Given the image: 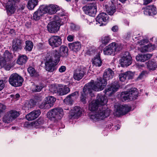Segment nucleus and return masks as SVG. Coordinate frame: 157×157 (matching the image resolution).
I'll return each instance as SVG.
<instances>
[{"label":"nucleus","mask_w":157,"mask_h":157,"mask_svg":"<svg viewBox=\"0 0 157 157\" xmlns=\"http://www.w3.org/2000/svg\"><path fill=\"white\" fill-rule=\"evenodd\" d=\"M120 128V126L119 125L118 126H115V129L116 130H118Z\"/></svg>","instance_id":"nucleus-60"},{"label":"nucleus","mask_w":157,"mask_h":157,"mask_svg":"<svg viewBox=\"0 0 157 157\" xmlns=\"http://www.w3.org/2000/svg\"><path fill=\"white\" fill-rule=\"evenodd\" d=\"M45 61V68L46 70L49 72H53L56 70L55 66L58 63H56L53 60L51 54H47L44 59Z\"/></svg>","instance_id":"nucleus-6"},{"label":"nucleus","mask_w":157,"mask_h":157,"mask_svg":"<svg viewBox=\"0 0 157 157\" xmlns=\"http://www.w3.org/2000/svg\"><path fill=\"white\" fill-rule=\"evenodd\" d=\"M43 8H44V11L45 13H48L52 14L55 13L59 9V7L57 5L51 4L49 5H42Z\"/></svg>","instance_id":"nucleus-15"},{"label":"nucleus","mask_w":157,"mask_h":157,"mask_svg":"<svg viewBox=\"0 0 157 157\" xmlns=\"http://www.w3.org/2000/svg\"><path fill=\"white\" fill-rule=\"evenodd\" d=\"M3 58V60L6 62H10L13 58L12 53H10L8 51H6L4 52L3 56H2Z\"/></svg>","instance_id":"nucleus-32"},{"label":"nucleus","mask_w":157,"mask_h":157,"mask_svg":"<svg viewBox=\"0 0 157 157\" xmlns=\"http://www.w3.org/2000/svg\"><path fill=\"white\" fill-rule=\"evenodd\" d=\"M51 107L48 103L47 102V101H46L45 99L44 101H43L40 105V108L41 109H49Z\"/></svg>","instance_id":"nucleus-41"},{"label":"nucleus","mask_w":157,"mask_h":157,"mask_svg":"<svg viewBox=\"0 0 157 157\" xmlns=\"http://www.w3.org/2000/svg\"><path fill=\"white\" fill-rule=\"evenodd\" d=\"M92 64L96 67H100L101 66L102 61L100 58L99 54H98L94 57L92 60Z\"/></svg>","instance_id":"nucleus-31"},{"label":"nucleus","mask_w":157,"mask_h":157,"mask_svg":"<svg viewBox=\"0 0 157 157\" xmlns=\"http://www.w3.org/2000/svg\"><path fill=\"white\" fill-rule=\"evenodd\" d=\"M45 99L51 107L53 106V103L56 100V98L52 96L47 97Z\"/></svg>","instance_id":"nucleus-40"},{"label":"nucleus","mask_w":157,"mask_h":157,"mask_svg":"<svg viewBox=\"0 0 157 157\" xmlns=\"http://www.w3.org/2000/svg\"><path fill=\"white\" fill-rule=\"evenodd\" d=\"M70 28L71 30L73 31H77L80 29V27L79 25H76L73 23L71 24Z\"/></svg>","instance_id":"nucleus-42"},{"label":"nucleus","mask_w":157,"mask_h":157,"mask_svg":"<svg viewBox=\"0 0 157 157\" xmlns=\"http://www.w3.org/2000/svg\"><path fill=\"white\" fill-rule=\"evenodd\" d=\"M138 92L136 88H131L128 92H123L121 97L124 101H132L136 99L138 97Z\"/></svg>","instance_id":"nucleus-5"},{"label":"nucleus","mask_w":157,"mask_h":157,"mask_svg":"<svg viewBox=\"0 0 157 157\" xmlns=\"http://www.w3.org/2000/svg\"><path fill=\"white\" fill-rule=\"evenodd\" d=\"M85 1L87 2H93V1H96V0H85Z\"/></svg>","instance_id":"nucleus-63"},{"label":"nucleus","mask_w":157,"mask_h":157,"mask_svg":"<svg viewBox=\"0 0 157 157\" xmlns=\"http://www.w3.org/2000/svg\"><path fill=\"white\" fill-rule=\"evenodd\" d=\"M18 2L13 0H9L6 6L7 12L11 14L13 13L16 10V3Z\"/></svg>","instance_id":"nucleus-20"},{"label":"nucleus","mask_w":157,"mask_h":157,"mask_svg":"<svg viewBox=\"0 0 157 157\" xmlns=\"http://www.w3.org/2000/svg\"><path fill=\"white\" fill-rule=\"evenodd\" d=\"M78 94V92L76 91L69 94L65 99L64 100V102L68 104H72L73 101V99L76 98V96Z\"/></svg>","instance_id":"nucleus-29"},{"label":"nucleus","mask_w":157,"mask_h":157,"mask_svg":"<svg viewBox=\"0 0 157 157\" xmlns=\"http://www.w3.org/2000/svg\"><path fill=\"white\" fill-rule=\"evenodd\" d=\"M66 70V67L65 66H61L59 69V71L60 73H62L65 71Z\"/></svg>","instance_id":"nucleus-53"},{"label":"nucleus","mask_w":157,"mask_h":157,"mask_svg":"<svg viewBox=\"0 0 157 157\" xmlns=\"http://www.w3.org/2000/svg\"><path fill=\"white\" fill-rule=\"evenodd\" d=\"M148 42V40L147 39H144L138 42V44L140 45L145 44Z\"/></svg>","instance_id":"nucleus-46"},{"label":"nucleus","mask_w":157,"mask_h":157,"mask_svg":"<svg viewBox=\"0 0 157 157\" xmlns=\"http://www.w3.org/2000/svg\"><path fill=\"white\" fill-rule=\"evenodd\" d=\"M44 8L41 6L39 8L34 12L33 16V18L35 21L39 20L44 14H45L44 11Z\"/></svg>","instance_id":"nucleus-24"},{"label":"nucleus","mask_w":157,"mask_h":157,"mask_svg":"<svg viewBox=\"0 0 157 157\" xmlns=\"http://www.w3.org/2000/svg\"><path fill=\"white\" fill-rule=\"evenodd\" d=\"M108 15L105 13H102L98 14L96 18V24L99 26L105 25V22H106L108 20Z\"/></svg>","instance_id":"nucleus-16"},{"label":"nucleus","mask_w":157,"mask_h":157,"mask_svg":"<svg viewBox=\"0 0 157 157\" xmlns=\"http://www.w3.org/2000/svg\"><path fill=\"white\" fill-rule=\"evenodd\" d=\"M38 2V0H29L27 5L28 9L30 10L34 9L37 5Z\"/></svg>","instance_id":"nucleus-34"},{"label":"nucleus","mask_w":157,"mask_h":157,"mask_svg":"<svg viewBox=\"0 0 157 157\" xmlns=\"http://www.w3.org/2000/svg\"><path fill=\"white\" fill-rule=\"evenodd\" d=\"M25 7V6L24 5H22V6L21 7V9L22 10H23Z\"/></svg>","instance_id":"nucleus-64"},{"label":"nucleus","mask_w":157,"mask_h":157,"mask_svg":"<svg viewBox=\"0 0 157 157\" xmlns=\"http://www.w3.org/2000/svg\"><path fill=\"white\" fill-rule=\"evenodd\" d=\"M132 58L128 52H125L120 60V63L122 67H127L132 63Z\"/></svg>","instance_id":"nucleus-14"},{"label":"nucleus","mask_w":157,"mask_h":157,"mask_svg":"<svg viewBox=\"0 0 157 157\" xmlns=\"http://www.w3.org/2000/svg\"><path fill=\"white\" fill-rule=\"evenodd\" d=\"M82 113L81 109L80 107L75 106L71 110L70 115L71 118L77 119L80 117Z\"/></svg>","instance_id":"nucleus-21"},{"label":"nucleus","mask_w":157,"mask_h":157,"mask_svg":"<svg viewBox=\"0 0 157 157\" xmlns=\"http://www.w3.org/2000/svg\"><path fill=\"white\" fill-rule=\"evenodd\" d=\"M146 73V71H143L138 77L137 79L138 80L142 79Z\"/></svg>","instance_id":"nucleus-52"},{"label":"nucleus","mask_w":157,"mask_h":157,"mask_svg":"<svg viewBox=\"0 0 157 157\" xmlns=\"http://www.w3.org/2000/svg\"><path fill=\"white\" fill-rule=\"evenodd\" d=\"M49 45L53 48L58 47L62 44V40L59 36H52L48 40Z\"/></svg>","instance_id":"nucleus-13"},{"label":"nucleus","mask_w":157,"mask_h":157,"mask_svg":"<svg viewBox=\"0 0 157 157\" xmlns=\"http://www.w3.org/2000/svg\"><path fill=\"white\" fill-rule=\"evenodd\" d=\"M148 51V52H151L154 50L155 48V46L154 45H152L151 44H147Z\"/></svg>","instance_id":"nucleus-45"},{"label":"nucleus","mask_w":157,"mask_h":157,"mask_svg":"<svg viewBox=\"0 0 157 157\" xmlns=\"http://www.w3.org/2000/svg\"><path fill=\"white\" fill-rule=\"evenodd\" d=\"M68 48L66 46L62 45L59 48V52L56 50H53L51 54L53 61L56 63H59L61 56L66 57L68 55Z\"/></svg>","instance_id":"nucleus-3"},{"label":"nucleus","mask_w":157,"mask_h":157,"mask_svg":"<svg viewBox=\"0 0 157 157\" xmlns=\"http://www.w3.org/2000/svg\"><path fill=\"white\" fill-rule=\"evenodd\" d=\"M61 25L62 23L59 20L52 21L48 24L47 28L50 33H55L59 30Z\"/></svg>","instance_id":"nucleus-12"},{"label":"nucleus","mask_w":157,"mask_h":157,"mask_svg":"<svg viewBox=\"0 0 157 157\" xmlns=\"http://www.w3.org/2000/svg\"><path fill=\"white\" fill-rule=\"evenodd\" d=\"M134 74L131 71H128L124 73H121L119 75V77L120 81L125 82L128 79L133 78Z\"/></svg>","instance_id":"nucleus-22"},{"label":"nucleus","mask_w":157,"mask_h":157,"mask_svg":"<svg viewBox=\"0 0 157 157\" xmlns=\"http://www.w3.org/2000/svg\"><path fill=\"white\" fill-rule=\"evenodd\" d=\"M140 51L142 52H144L148 51V46L147 45H145L143 47L139 48Z\"/></svg>","instance_id":"nucleus-47"},{"label":"nucleus","mask_w":157,"mask_h":157,"mask_svg":"<svg viewBox=\"0 0 157 157\" xmlns=\"http://www.w3.org/2000/svg\"><path fill=\"white\" fill-rule=\"evenodd\" d=\"M131 33H130L128 32L127 33V36L126 37L127 38H129L130 37Z\"/></svg>","instance_id":"nucleus-59"},{"label":"nucleus","mask_w":157,"mask_h":157,"mask_svg":"<svg viewBox=\"0 0 157 157\" xmlns=\"http://www.w3.org/2000/svg\"><path fill=\"white\" fill-rule=\"evenodd\" d=\"M106 10L110 15H112L116 11V8L114 4H112L111 5H105Z\"/></svg>","instance_id":"nucleus-33"},{"label":"nucleus","mask_w":157,"mask_h":157,"mask_svg":"<svg viewBox=\"0 0 157 157\" xmlns=\"http://www.w3.org/2000/svg\"><path fill=\"white\" fill-rule=\"evenodd\" d=\"M68 47L74 52L78 51L81 47V44L79 42H75L68 44Z\"/></svg>","instance_id":"nucleus-27"},{"label":"nucleus","mask_w":157,"mask_h":157,"mask_svg":"<svg viewBox=\"0 0 157 157\" xmlns=\"http://www.w3.org/2000/svg\"><path fill=\"white\" fill-rule=\"evenodd\" d=\"M131 108L128 105H115L114 114L117 117H119L121 115L126 114L130 111Z\"/></svg>","instance_id":"nucleus-8"},{"label":"nucleus","mask_w":157,"mask_h":157,"mask_svg":"<svg viewBox=\"0 0 157 157\" xmlns=\"http://www.w3.org/2000/svg\"><path fill=\"white\" fill-rule=\"evenodd\" d=\"M5 86V84L3 80H0V91L2 90Z\"/></svg>","instance_id":"nucleus-54"},{"label":"nucleus","mask_w":157,"mask_h":157,"mask_svg":"<svg viewBox=\"0 0 157 157\" xmlns=\"http://www.w3.org/2000/svg\"><path fill=\"white\" fill-rule=\"evenodd\" d=\"M82 9L86 14L91 16H94L97 12L96 4L91 3L83 7Z\"/></svg>","instance_id":"nucleus-11"},{"label":"nucleus","mask_w":157,"mask_h":157,"mask_svg":"<svg viewBox=\"0 0 157 157\" xmlns=\"http://www.w3.org/2000/svg\"><path fill=\"white\" fill-rule=\"evenodd\" d=\"M15 96L16 98H18L20 97L19 94H16Z\"/></svg>","instance_id":"nucleus-62"},{"label":"nucleus","mask_w":157,"mask_h":157,"mask_svg":"<svg viewBox=\"0 0 157 157\" xmlns=\"http://www.w3.org/2000/svg\"><path fill=\"white\" fill-rule=\"evenodd\" d=\"M114 75V72L111 69L109 68L106 69L103 75L104 78L106 79L99 77L95 83L93 80H91L90 82L86 84L83 88V91L81 92L80 97L81 101L84 104H85L86 102L87 95L92 93L93 90L98 91L103 90L107 84L106 80L113 78Z\"/></svg>","instance_id":"nucleus-1"},{"label":"nucleus","mask_w":157,"mask_h":157,"mask_svg":"<svg viewBox=\"0 0 157 157\" xmlns=\"http://www.w3.org/2000/svg\"><path fill=\"white\" fill-rule=\"evenodd\" d=\"M25 46L24 49L26 51H31L33 46V42L30 40H27L25 41Z\"/></svg>","instance_id":"nucleus-37"},{"label":"nucleus","mask_w":157,"mask_h":157,"mask_svg":"<svg viewBox=\"0 0 157 157\" xmlns=\"http://www.w3.org/2000/svg\"><path fill=\"white\" fill-rule=\"evenodd\" d=\"M8 62V63L6 62V64L3 67H4L5 69L7 71L10 70L12 67V65L9 62Z\"/></svg>","instance_id":"nucleus-48"},{"label":"nucleus","mask_w":157,"mask_h":157,"mask_svg":"<svg viewBox=\"0 0 157 157\" xmlns=\"http://www.w3.org/2000/svg\"><path fill=\"white\" fill-rule=\"evenodd\" d=\"M6 106L5 105L0 103V113H3L6 110Z\"/></svg>","instance_id":"nucleus-50"},{"label":"nucleus","mask_w":157,"mask_h":157,"mask_svg":"<svg viewBox=\"0 0 157 157\" xmlns=\"http://www.w3.org/2000/svg\"><path fill=\"white\" fill-rule=\"evenodd\" d=\"M28 71L31 76L37 77L39 75L38 72L36 71L35 69L32 67L28 68Z\"/></svg>","instance_id":"nucleus-39"},{"label":"nucleus","mask_w":157,"mask_h":157,"mask_svg":"<svg viewBox=\"0 0 157 157\" xmlns=\"http://www.w3.org/2000/svg\"><path fill=\"white\" fill-rule=\"evenodd\" d=\"M74 36L72 35H69L67 38V40L70 42L73 41Z\"/></svg>","instance_id":"nucleus-55"},{"label":"nucleus","mask_w":157,"mask_h":157,"mask_svg":"<svg viewBox=\"0 0 157 157\" xmlns=\"http://www.w3.org/2000/svg\"><path fill=\"white\" fill-rule=\"evenodd\" d=\"M27 59L28 58L26 55H22L19 56L17 60V63L19 65H22L26 63Z\"/></svg>","instance_id":"nucleus-35"},{"label":"nucleus","mask_w":157,"mask_h":157,"mask_svg":"<svg viewBox=\"0 0 157 157\" xmlns=\"http://www.w3.org/2000/svg\"><path fill=\"white\" fill-rule=\"evenodd\" d=\"M50 90L53 93H56L57 92H59V89H58L56 87L54 86H52L50 88Z\"/></svg>","instance_id":"nucleus-49"},{"label":"nucleus","mask_w":157,"mask_h":157,"mask_svg":"<svg viewBox=\"0 0 157 157\" xmlns=\"http://www.w3.org/2000/svg\"><path fill=\"white\" fill-rule=\"evenodd\" d=\"M95 101L99 105L102 106H104L106 104L108 101L107 97L101 94L98 95Z\"/></svg>","instance_id":"nucleus-26"},{"label":"nucleus","mask_w":157,"mask_h":157,"mask_svg":"<svg viewBox=\"0 0 157 157\" xmlns=\"http://www.w3.org/2000/svg\"><path fill=\"white\" fill-rule=\"evenodd\" d=\"M63 114V110L60 107L52 109L50 110L47 114L48 117L53 121L61 119Z\"/></svg>","instance_id":"nucleus-4"},{"label":"nucleus","mask_w":157,"mask_h":157,"mask_svg":"<svg viewBox=\"0 0 157 157\" xmlns=\"http://www.w3.org/2000/svg\"><path fill=\"white\" fill-rule=\"evenodd\" d=\"M119 85L117 82H114L112 83L111 86L105 90V94L108 96H110L113 93L116 92L119 87Z\"/></svg>","instance_id":"nucleus-17"},{"label":"nucleus","mask_w":157,"mask_h":157,"mask_svg":"<svg viewBox=\"0 0 157 157\" xmlns=\"http://www.w3.org/2000/svg\"><path fill=\"white\" fill-rule=\"evenodd\" d=\"M110 40V38L109 36H103L101 38V41L102 44H106L109 42Z\"/></svg>","instance_id":"nucleus-43"},{"label":"nucleus","mask_w":157,"mask_h":157,"mask_svg":"<svg viewBox=\"0 0 157 157\" xmlns=\"http://www.w3.org/2000/svg\"><path fill=\"white\" fill-rule=\"evenodd\" d=\"M112 4H114L116 3V1L117 0H111Z\"/></svg>","instance_id":"nucleus-61"},{"label":"nucleus","mask_w":157,"mask_h":157,"mask_svg":"<svg viewBox=\"0 0 157 157\" xmlns=\"http://www.w3.org/2000/svg\"><path fill=\"white\" fill-rule=\"evenodd\" d=\"M32 100H31L29 102L26 103L25 104V107L26 109H29L33 107V105L32 104Z\"/></svg>","instance_id":"nucleus-44"},{"label":"nucleus","mask_w":157,"mask_h":157,"mask_svg":"<svg viewBox=\"0 0 157 157\" xmlns=\"http://www.w3.org/2000/svg\"><path fill=\"white\" fill-rule=\"evenodd\" d=\"M40 113L39 109L34 110L26 116V119L29 121H32L36 118Z\"/></svg>","instance_id":"nucleus-25"},{"label":"nucleus","mask_w":157,"mask_h":157,"mask_svg":"<svg viewBox=\"0 0 157 157\" xmlns=\"http://www.w3.org/2000/svg\"><path fill=\"white\" fill-rule=\"evenodd\" d=\"M152 0H144V4L145 5H146L147 4L151 2Z\"/></svg>","instance_id":"nucleus-58"},{"label":"nucleus","mask_w":157,"mask_h":157,"mask_svg":"<svg viewBox=\"0 0 157 157\" xmlns=\"http://www.w3.org/2000/svg\"><path fill=\"white\" fill-rule=\"evenodd\" d=\"M144 14L153 16L157 13V10L155 6H148L143 8Z\"/></svg>","instance_id":"nucleus-18"},{"label":"nucleus","mask_w":157,"mask_h":157,"mask_svg":"<svg viewBox=\"0 0 157 157\" xmlns=\"http://www.w3.org/2000/svg\"><path fill=\"white\" fill-rule=\"evenodd\" d=\"M12 48L15 52H17L21 50L22 48L21 40L17 39H14L13 41Z\"/></svg>","instance_id":"nucleus-23"},{"label":"nucleus","mask_w":157,"mask_h":157,"mask_svg":"<svg viewBox=\"0 0 157 157\" xmlns=\"http://www.w3.org/2000/svg\"><path fill=\"white\" fill-rule=\"evenodd\" d=\"M70 91V89L66 86L59 88V92L61 95H65L68 93Z\"/></svg>","instance_id":"nucleus-38"},{"label":"nucleus","mask_w":157,"mask_h":157,"mask_svg":"<svg viewBox=\"0 0 157 157\" xmlns=\"http://www.w3.org/2000/svg\"><path fill=\"white\" fill-rule=\"evenodd\" d=\"M90 110L94 114L91 115L90 118L94 121L103 120L110 114V110L106 106H101L95 100L93 101L89 104Z\"/></svg>","instance_id":"nucleus-2"},{"label":"nucleus","mask_w":157,"mask_h":157,"mask_svg":"<svg viewBox=\"0 0 157 157\" xmlns=\"http://www.w3.org/2000/svg\"><path fill=\"white\" fill-rule=\"evenodd\" d=\"M19 115V113L15 110L8 111L3 117L2 121L5 123H10L18 117Z\"/></svg>","instance_id":"nucleus-9"},{"label":"nucleus","mask_w":157,"mask_h":157,"mask_svg":"<svg viewBox=\"0 0 157 157\" xmlns=\"http://www.w3.org/2000/svg\"><path fill=\"white\" fill-rule=\"evenodd\" d=\"M44 87V85L42 83L37 85H34L32 88V91L34 92H40Z\"/></svg>","instance_id":"nucleus-36"},{"label":"nucleus","mask_w":157,"mask_h":157,"mask_svg":"<svg viewBox=\"0 0 157 157\" xmlns=\"http://www.w3.org/2000/svg\"><path fill=\"white\" fill-rule=\"evenodd\" d=\"M86 69L85 67H81L75 71L74 74V78L77 80H79L82 79L86 72Z\"/></svg>","instance_id":"nucleus-19"},{"label":"nucleus","mask_w":157,"mask_h":157,"mask_svg":"<svg viewBox=\"0 0 157 157\" xmlns=\"http://www.w3.org/2000/svg\"><path fill=\"white\" fill-rule=\"evenodd\" d=\"M152 56L151 54H139L136 56V59L137 61L144 62L149 59Z\"/></svg>","instance_id":"nucleus-28"},{"label":"nucleus","mask_w":157,"mask_h":157,"mask_svg":"<svg viewBox=\"0 0 157 157\" xmlns=\"http://www.w3.org/2000/svg\"><path fill=\"white\" fill-rule=\"evenodd\" d=\"M121 49L118 44H117L115 42H113L104 48L103 52L105 55H111L113 54L116 51H120Z\"/></svg>","instance_id":"nucleus-10"},{"label":"nucleus","mask_w":157,"mask_h":157,"mask_svg":"<svg viewBox=\"0 0 157 157\" xmlns=\"http://www.w3.org/2000/svg\"><path fill=\"white\" fill-rule=\"evenodd\" d=\"M5 64V62L3 60L2 57L0 56V68L3 67Z\"/></svg>","instance_id":"nucleus-51"},{"label":"nucleus","mask_w":157,"mask_h":157,"mask_svg":"<svg viewBox=\"0 0 157 157\" xmlns=\"http://www.w3.org/2000/svg\"><path fill=\"white\" fill-rule=\"evenodd\" d=\"M118 27L117 25H115L112 28L111 30H112L114 32H117L118 31Z\"/></svg>","instance_id":"nucleus-57"},{"label":"nucleus","mask_w":157,"mask_h":157,"mask_svg":"<svg viewBox=\"0 0 157 157\" xmlns=\"http://www.w3.org/2000/svg\"><path fill=\"white\" fill-rule=\"evenodd\" d=\"M23 79L19 75L14 73L10 76L9 79V83L14 87L21 86L22 85Z\"/></svg>","instance_id":"nucleus-7"},{"label":"nucleus","mask_w":157,"mask_h":157,"mask_svg":"<svg viewBox=\"0 0 157 157\" xmlns=\"http://www.w3.org/2000/svg\"><path fill=\"white\" fill-rule=\"evenodd\" d=\"M147 68L150 70L154 71L157 67V63L153 60L149 61L146 63Z\"/></svg>","instance_id":"nucleus-30"},{"label":"nucleus","mask_w":157,"mask_h":157,"mask_svg":"<svg viewBox=\"0 0 157 157\" xmlns=\"http://www.w3.org/2000/svg\"><path fill=\"white\" fill-rule=\"evenodd\" d=\"M137 32H135L133 33V35L132 36V37L133 38V39H134H134H137L138 38V37H140V36H138L139 35V34H138V35H137Z\"/></svg>","instance_id":"nucleus-56"}]
</instances>
